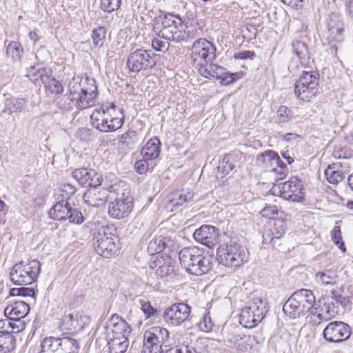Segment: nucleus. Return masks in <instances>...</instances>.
I'll return each instance as SVG.
<instances>
[{"label":"nucleus","mask_w":353,"mask_h":353,"mask_svg":"<svg viewBox=\"0 0 353 353\" xmlns=\"http://www.w3.org/2000/svg\"><path fill=\"white\" fill-rule=\"evenodd\" d=\"M98 94L95 80L88 76L74 77L69 82L67 92L54 99L57 106L62 110L70 111L74 108L83 110L93 106Z\"/></svg>","instance_id":"f257e3e1"},{"label":"nucleus","mask_w":353,"mask_h":353,"mask_svg":"<svg viewBox=\"0 0 353 353\" xmlns=\"http://www.w3.org/2000/svg\"><path fill=\"white\" fill-rule=\"evenodd\" d=\"M181 265L187 272L194 275H203L212 268V257L196 246L185 247L179 252Z\"/></svg>","instance_id":"f03ea898"},{"label":"nucleus","mask_w":353,"mask_h":353,"mask_svg":"<svg viewBox=\"0 0 353 353\" xmlns=\"http://www.w3.org/2000/svg\"><path fill=\"white\" fill-rule=\"evenodd\" d=\"M216 58V48L208 40L204 38L196 39L191 48L190 59L192 63L203 77L210 79L209 72L216 68L212 62Z\"/></svg>","instance_id":"7ed1b4c3"},{"label":"nucleus","mask_w":353,"mask_h":353,"mask_svg":"<svg viewBox=\"0 0 353 353\" xmlns=\"http://www.w3.org/2000/svg\"><path fill=\"white\" fill-rule=\"evenodd\" d=\"M116 193L115 199L109 204V215L117 219L128 217L133 208V196L129 185L121 183L112 186Z\"/></svg>","instance_id":"20e7f679"},{"label":"nucleus","mask_w":353,"mask_h":353,"mask_svg":"<svg viewBox=\"0 0 353 353\" xmlns=\"http://www.w3.org/2000/svg\"><path fill=\"white\" fill-rule=\"evenodd\" d=\"M216 257L220 264L228 268H236L248 261V254L242 245L230 239L218 247Z\"/></svg>","instance_id":"39448f33"},{"label":"nucleus","mask_w":353,"mask_h":353,"mask_svg":"<svg viewBox=\"0 0 353 353\" xmlns=\"http://www.w3.org/2000/svg\"><path fill=\"white\" fill-rule=\"evenodd\" d=\"M154 28L159 31V35L167 41H181L188 37L183 30L181 19L170 13L159 17Z\"/></svg>","instance_id":"423d86ee"},{"label":"nucleus","mask_w":353,"mask_h":353,"mask_svg":"<svg viewBox=\"0 0 353 353\" xmlns=\"http://www.w3.org/2000/svg\"><path fill=\"white\" fill-rule=\"evenodd\" d=\"M41 270L38 260L21 261L16 263L11 269L10 278L17 285H28L37 281Z\"/></svg>","instance_id":"0eeeda50"},{"label":"nucleus","mask_w":353,"mask_h":353,"mask_svg":"<svg viewBox=\"0 0 353 353\" xmlns=\"http://www.w3.org/2000/svg\"><path fill=\"white\" fill-rule=\"evenodd\" d=\"M268 312L267 302L260 297H253L247 307L241 310L239 323L245 327H255Z\"/></svg>","instance_id":"6e6552de"},{"label":"nucleus","mask_w":353,"mask_h":353,"mask_svg":"<svg viewBox=\"0 0 353 353\" xmlns=\"http://www.w3.org/2000/svg\"><path fill=\"white\" fill-rule=\"evenodd\" d=\"M110 228L101 227L93 238V248L100 256L109 258L116 254L117 248L115 241L117 236L110 232Z\"/></svg>","instance_id":"1a4fd4ad"},{"label":"nucleus","mask_w":353,"mask_h":353,"mask_svg":"<svg viewBox=\"0 0 353 353\" xmlns=\"http://www.w3.org/2000/svg\"><path fill=\"white\" fill-rule=\"evenodd\" d=\"M169 332L167 329L153 327L145 331L141 353H161L162 345L168 341Z\"/></svg>","instance_id":"9d476101"},{"label":"nucleus","mask_w":353,"mask_h":353,"mask_svg":"<svg viewBox=\"0 0 353 353\" xmlns=\"http://www.w3.org/2000/svg\"><path fill=\"white\" fill-rule=\"evenodd\" d=\"M318 85L319 74L316 72H303L295 85L294 92L301 100L310 101Z\"/></svg>","instance_id":"9b49d317"},{"label":"nucleus","mask_w":353,"mask_h":353,"mask_svg":"<svg viewBox=\"0 0 353 353\" xmlns=\"http://www.w3.org/2000/svg\"><path fill=\"white\" fill-rule=\"evenodd\" d=\"M51 219L58 221L69 220L70 223L81 224L84 221L82 213L73 208L68 201L60 200L50 210Z\"/></svg>","instance_id":"f8f14e48"},{"label":"nucleus","mask_w":353,"mask_h":353,"mask_svg":"<svg viewBox=\"0 0 353 353\" xmlns=\"http://www.w3.org/2000/svg\"><path fill=\"white\" fill-rule=\"evenodd\" d=\"M151 50L137 49L131 52L128 58L126 66L131 72H139L151 68L156 64Z\"/></svg>","instance_id":"ddd939ff"},{"label":"nucleus","mask_w":353,"mask_h":353,"mask_svg":"<svg viewBox=\"0 0 353 353\" xmlns=\"http://www.w3.org/2000/svg\"><path fill=\"white\" fill-rule=\"evenodd\" d=\"M90 323L88 316L82 312H74L65 314L59 323V328L63 332L77 333L83 330Z\"/></svg>","instance_id":"4468645a"},{"label":"nucleus","mask_w":353,"mask_h":353,"mask_svg":"<svg viewBox=\"0 0 353 353\" xmlns=\"http://www.w3.org/2000/svg\"><path fill=\"white\" fill-rule=\"evenodd\" d=\"M352 333L350 326L343 321H332L324 328L323 338L330 343H341L347 340Z\"/></svg>","instance_id":"2eb2a0df"},{"label":"nucleus","mask_w":353,"mask_h":353,"mask_svg":"<svg viewBox=\"0 0 353 353\" xmlns=\"http://www.w3.org/2000/svg\"><path fill=\"white\" fill-rule=\"evenodd\" d=\"M105 338H128L132 332L129 324L117 314H112L105 325Z\"/></svg>","instance_id":"dca6fc26"},{"label":"nucleus","mask_w":353,"mask_h":353,"mask_svg":"<svg viewBox=\"0 0 353 353\" xmlns=\"http://www.w3.org/2000/svg\"><path fill=\"white\" fill-rule=\"evenodd\" d=\"M224 343L229 347H234L239 353H256L258 350L257 342L250 335L233 334L225 339Z\"/></svg>","instance_id":"f3484780"},{"label":"nucleus","mask_w":353,"mask_h":353,"mask_svg":"<svg viewBox=\"0 0 353 353\" xmlns=\"http://www.w3.org/2000/svg\"><path fill=\"white\" fill-rule=\"evenodd\" d=\"M190 309L191 307L186 303L172 304L165 310L163 319L168 325H179L188 318Z\"/></svg>","instance_id":"a211bd4d"},{"label":"nucleus","mask_w":353,"mask_h":353,"mask_svg":"<svg viewBox=\"0 0 353 353\" xmlns=\"http://www.w3.org/2000/svg\"><path fill=\"white\" fill-rule=\"evenodd\" d=\"M281 196L286 200L301 202L304 199L303 185L297 177H292L280 187Z\"/></svg>","instance_id":"6ab92c4d"},{"label":"nucleus","mask_w":353,"mask_h":353,"mask_svg":"<svg viewBox=\"0 0 353 353\" xmlns=\"http://www.w3.org/2000/svg\"><path fill=\"white\" fill-rule=\"evenodd\" d=\"M53 353H79V343L70 337H47Z\"/></svg>","instance_id":"aec40b11"},{"label":"nucleus","mask_w":353,"mask_h":353,"mask_svg":"<svg viewBox=\"0 0 353 353\" xmlns=\"http://www.w3.org/2000/svg\"><path fill=\"white\" fill-rule=\"evenodd\" d=\"M72 176L80 185L85 187H97L102 182V176L100 174L94 170L86 168L75 170Z\"/></svg>","instance_id":"412c9836"},{"label":"nucleus","mask_w":353,"mask_h":353,"mask_svg":"<svg viewBox=\"0 0 353 353\" xmlns=\"http://www.w3.org/2000/svg\"><path fill=\"white\" fill-rule=\"evenodd\" d=\"M217 229L212 225H203L196 229L193 236L195 241L209 248L214 247L218 243Z\"/></svg>","instance_id":"4be33fe9"},{"label":"nucleus","mask_w":353,"mask_h":353,"mask_svg":"<svg viewBox=\"0 0 353 353\" xmlns=\"http://www.w3.org/2000/svg\"><path fill=\"white\" fill-rule=\"evenodd\" d=\"M287 225L283 219H277L269 224L263 231V239L264 243H272L274 239H280L286 232Z\"/></svg>","instance_id":"5701e85b"},{"label":"nucleus","mask_w":353,"mask_h":353,"mask_svg":"<svg viewBox=\"0 0 353 353\" xmlns=\"http://www.w3.org/2000/svg\"><path fill=\"white\" fill-rule=\"evenodd\" d=\"M108 198V190L97 187H93L87 190L83 194V200L85 203L92 207L103 205Z\"/></svg>","instance_id":"b1692460"},{"label":"nucleus","mask_w":353,"mask_h":353,"mask_svg":"<svg viewBox=\"0 0 353 353\" xmlns=\"http://www.w3.org/2000/svg\"><path fill=\"white\" fill-rule=\"evenodd\" d=\"M109 103L102 104L96 108L90 115V122L93 128L97 130L105 132L107 121L108 119Z\"/></svg>","instance_id":"393cba45"},{"label":"nucleus","mask_w":353,"mask_h":353,"mask_svg":"<svg viewBox=\"0 0 353 353\" xmlns=\"http://www.w3.org/2000/svg\"><path fill=\"white\" fill-rule=\"evenodd\" d=\"M124 123V115L122 109L117 108L116 105L112 103L109 104L108 119L107 121L105 132H115L120 129Z\"/></svg>","instance_id":"a878e982"},{"label":"nucleus","mask_w":353,"mask_h":353,"mask_svg":"<svg viewBox=\"0 0 353 353\" xmlns=\"http://www.w3.org/2000/svg\"><path fill=\"white\" fill-rule=\"evenodd\" d=\"M325 38L330 46L331 53L337 56V52L343 48L345 41V29L326 30Z\"/></svg>","instance_id":"bb28decb"},{"label":"nucleus","mask_w":353,"mask_h":353,"mask_svg":"<svg viewBox=\"0 0 353 353\" xmlns=\"http://www.w3.org/2000/svg\"><path fill=\"white\" fill-rule=\"evenodd\" d=\"M150 268H157L156 274L161 277L171 274L174 270V262L168 256L165 259L163 256H157L150 264Z\"/></svg>","instance_id":"cd10ccee"},{"label":"nucleus","mask_w":353,"mask_h":353,"mask_svg":"<svg viewBox=\"0 0 353 353\" xmlns=\"http://www.w3.org/2000/svg\"><path fill=\"white\" fill-rule=\"evenodd\" d=\"M30 312V306L23 301H16L8 305L4 310L6 317L14 318L16 319H23Z\"/></svg>","instance_id":"c85d7f7f"},{"label":"nucleus","mask_w":353,"mask_h":353,"mask_svg":"<svg viewBox=\"0 0 353 353\" xmlns=\"http://www.w3.org/2000/svg\"><path fill=\"white\" fill-rule=\"evenodd\" d=\"M279 154L273 150H266L257 155L256 162L258 166L270 172L279 161Z\"/></svg>","instance_id":"c756f323"},{"label":"nucleus","mask_w":353,"mask_h":353,"mask_svg":"<svg viewBox=\"0 0 353 353\" xmlns=\"http://www.w3.org/2000/svg\"><path fill=\"white\" fill-rule=\"evenodd\" d=\"M292 295L299 303L302 310L306 313L312 309L315 303V296L313 292L307 289H301L294 292Z\"/></svg>","instance_id":"7c9ffc66"},{"label":"nucleus","mask_w":353,"mask_h":353,"mask_svg":"<svg viewBox=\"0 0 353 353\" xmlns=\"http://www.w3.org/2000/svg\"><path fill=\"white\" fill-rule=\"evenodd\" d=\"M292 51L299 59L303 66H306L310 63V53L307 45L302 40L294 39L292 41Z\"/></svg>","instance_id":"2f4dec72"},{"label":"nucleus","mask_w":353,"mask_h":353,"mask_svg":"<svg viewBox=\"0 0 353 353\" xmlns=\"http://www.w3.org/2000/svg\"><path fill=\"white\" fill-rule=\"evenodd\" d=\"M161 151V142L157 137L150 139L142 148L141 154L146 159L154 160L159 157Z\"/></svg>","instance_id":"473e14b6"},{"label":"nucleus","mask_w":353,"mask_h":353,"mask_svg":"<svg viewBox=\"0 0 353 353\" xmlns=\"http://www.w3.org/2000/svg\"><path fill=\"white\" fill-rule=\"evenodd\" d=\"M296 301L292 294L283 305V311L290 319H296L306 314Z\"/></svg>","instance_id":"72a5a7b5"},{"label":"nucleus","mask_w":353,"mask_h":353,"mask_svg":"<svg viewBox=\"0 0 353 353\" xmlns=\"http://www.w3.org/2000/svg\"><path fill=\"white\" fill-rule=\"evenodd\" d=\"M27 105V101L23 98L8 97L5 99L2 113L12 114L21 112Z\"/></svg>","instance_id":"f704fd0d"},{"label":"nucleus","mask_w":353,"mask_h":353,"mask_svg":"<svg viewBox=\"0 0 353 353\" xmlns=\"http://www.w3.org/2000/svg\"><path fill=\"white\" fill-rule=\"evenodd\" d=\"M216 69H212L209 72L210 78H216L220 80L222 85H226L233 83L239 78L238 73H230L225 71V69L216 65Z\"/></svg>","instance_id":"c9c22d12"},{"label":"nucleus","mask_w":353,"mask_h":353,"mask_svg":"<svg viewBox=\"0 0 353 353\" xmlns=\"http://www.w3.org/2000/svg\"><path fill=\"white\" fill-rule=\"evenodd\" d=\"M194 196V192L188 189H182L172 192L169 198V202L173 207H179L190 201Z\"/></svg>","instance_id":"e433bc0d"},{"label":"nucleus","mask_w":353,"mask_h":353,"mask_svg":"<svg viewBox=\"0 0 353 353\" xmlns=\"http://www.w3.org/2000/svg\"><path fill=\"white\" fill-rule=\"evenodd\" d=\"M139 139L138 133L134 130L129 129L119 137V145L122 149L131 150L138 143Z\"/></svg>","instance_id":"4c0bfd02"},{"label":"nucleus","mask_w":353,"mask_h":353,"mask_svg":"<svg viewBox=\"0 0 353 353\" xmlns=\"http://www.w3.org/2000/svg\"><path fill=\"white\" fill-rule=\"evenodd\" d=\"M27 77L34 83L40 81L45 83L49 78V71L39 65L30 67L27 73Z\"/></svg>","instance_id":"58836bf2"},{"label":"nucleus","mask_w":353,"mask_h":353,"mask_svg":"<svg viewBox=\"0 0 353 353\" xmlns=\"http://www.w3.org/2000/svg\"><path fill=\"white\" fill-rule=\"evenodd\" d=\"M337 280L338 275L336 272L331 269H326L319 272L315 276V281L321 285H335Z\"/></svg>","instance_id":"ea45409f"},{"label":"nucleus","mask_w":353,"mask_h":353,"mask_svg":"<svg viewBox=\"0 0 353 353\" xmlns=\"http://www.w3.org/2000/svg\"><path fill=\"white\" fill-rule=\"evenodd\" d=\"M106 340L109 353H125L129 345V341L126 337L106 338Z\"/></svg>","instance_id":"a19ab883"},{"label":"nucleus","mask_w":353,"mask_h":353,"mask_svg":"<svg viewBox=\"0 0 353 353\" xmlns=\"http://www.w3.org/2000/svg\"><path fill=\"white\" fill-rule=\"evenodd\" d=\"M16 348V337L13 334H0V353H10Z\"/></svg>","instance_id":"79ce46f5"},{"label":"nucleus","mask_w":353,"mask_h":353,"mask_svg":"<svg viewBox=\"0 0 353 353\" xmlns=\"http://www.w3.org/2000/svg\"><path fill=\"white\" fill-rule=\"evenodd\" d=\"M21 45L16 41H11L6 47V56L13 63L19 62L23 53Z\"/></svg>","instance_id":"37998d69"},{"label":"nucleus","mask_w":353,"mask_h":353,"mask_svg":"<svg viewBox=\"0 0 353 353\" xmlns=\"http://www.w3.org/2000/svg\"><path fill=\"white\" fill-rule=\"evenodd\" d=\"M332 155L337 159H346L353 157V143L351 145L346 144L336 145L333 150Z\"/></svg>","instance_id":"c03bdc74"},{"label":"nucleus","mask_w":353,"mask_h":353,"mask_svg":"<svg viewBox=\"0 0 353 353\" xmlns=\"http://www.w3.org/2000/svg\"><path fill=\"white\" fill-rule=\"evenodd\" d=\"M345 29L341 16L336 12H332L326 21V30H339Z\"/></svg>","instance_id":"a18cd8bd"},{"label":"nucleus","mask_w":353,"mask_h":353,"mask_svg":"<svg viewBox=\"0 0 353 353\" xmlns=\"http://www.w3.org/2000/svg\"><path fill=\"white\" fill-rule=\"evenodd\" d=\"M326 179L330 183L337 184L345 178L342 171L336 170L334 166L329 165L325 170Z\"/></svg>","instance_id":"49530a36"},{"label":"nucleus","mask_w":353,"mask_h":353,"mask_svg":"<svg viewBox=\"0 0 353 353\" xmlns=\"http://www.w3.org/2000/svg\"><path fill=\"white\" fill-rule=\"evenodd\" d=\"M165 243L161 237H154L148 244V252L150 255L160 253L165 249Z\"/></svg>","instance_id":"de8ad7c7"},{"label":"nucleus","mask_w":353,"mask_h":353,"mask_svg":"<svg viewBox=\"0 0 353 353\" xmlns=\"http://www.w3.org/2000/svg\"><path fill=\"white\" fill-rule=\"evenodd\" d=\"M236 166L235 158L232 154H226L223 157L222 161L219 163L218 167L225 174H229Z\"/></svg>","instance_id":"09e8293b"},{"label":"nucleus","mask_w":353,"mask_h":353,"mask_svg":"<svg viewBox=\"0 0 353 353\" xmlns=\"http://www.w3.org/2000/svg\"><path fill=\"white\" fill-rule=\"evenodd\" d=\"M292 117L291 110L285 105H281L277 110L276 122L282 126L283 124L288 123Z\"/></svg>","instance_id":"8fccbe9b"},{"label":"nucleus","mask_w":353,"mask_h":353,"mask_svg":"<svg viewBox=\"0 0 353 353\" xmlns=\"http://www.w3.org/2000/svg\"><path fill=\"white\" fill-rule=\"evenodd\" d=\"M154 166L155 163H154L152 160L143 158L136 161L134 169L139 174H143L149 170H153Z\"/></svg>","instance_id":"3c124183"},{"label":"nucleus","mask_w":353,"mask_h":353,"mask_svg":"<svg viewBox=\"0 0 353 353\" xmlns=\"http://www.w3.org/2000/svg\"><path fill=\"white\" fill-rule=\"evenodd\" d=\"M46 88L52 94L59 96L63 92V86L62 83L54 77L48 78L45 83Z\"/></svg>","instance_id":"603ef678"},{"label":"nucleus","mask_w":353,"mask_h":353,"mask_svg":"<svg viewBox=\"0 0 353 353\" xmlns=\"http://www.w3.org/2000/svg\"><path fill=\"white\" fill-rule=\"evenodd\" d=\"M274 174L276 180L284 179L288 173V168L285 163L279 159V163L276 164L270 171Z\"/></svg>","instance_id":"864d4df0"},{"label":"nucleus","mask_w":353,"mask_h":353,"mask_svg":"<svg viewBox=\"0 0 353 353\" xmlns=\"http://www.w3.org/2000/svg\"><path fill=\"white\" fill-rule=\"evenodd\" d=\"M105 38V30L103 27H98L92 30V39L95 47H101Z\"/></svg>","instance_id":"5fc2aeb1"},{"label":"nucleus","mask_w":353,"mask_h":353,"mask_svg":"<svg viewBox=\"0 0 353 353\" xmlns=\"http://www.w3.org/2000/svg\"><path fill=\"white\" fill-rule=\"evenodd\" d=\"M332 240L336 245L343 252H345L346 248L342 240L341 232L339 226H334L331 232Z\"/></svg>","instance_id":"6e6d98bb"},{"label":"nucleus","mask_w":353,"mask_h":353,"mask_svg":"<svg viewBox=\"0 0 353 353\" xmlns=\"http://www.w3.org/2000/svg\"><path fill=\"white\" fill-rule=\"evenodd\" d=\"M77 188L70 183H65L61 185L59 188L61 200L68 201L72 196L74 194Z\"/></svg>","instance_id":"4d7b16f0"},{"label":"nucleus","mask_w":353,"mask_h":353,"mask_svg":"<svg viewBox=\"0 0 353 353\" xmlns=\"http://www.w3.org/2000/svg\"><path fill=\"white\" fill-rule=\"evenodd\" d=\"M121 3V0H101V8L106 12H112L118 10Z\"/></svg>","instance_id":"13d9d810"},{"label":"nucleus","mask_w":353,"mask_h":353,"mask_svg":"<svg viewBox=\"0 0 353 353\" xmlns=\"http://www.w3.org/2000/svg\"><path fill=\"white\" fill-rule=\"evenodd\" d=\"M10 294L12 296H20L23 297H34L35 295V290L32 288H14L10 290Z\"/></svg>","instance_id":"bf43d9fd"},{"label":"nucleus","mask_w":353,"mask_h":353,"mask_svg":"<svg viewBox=\"0 0 353 353\" xmlns=\"http://www.w3.org/2000/svg\"><path fill=\"white\" fill-rule=\"evenodd\" d=\"M331 299L332 301H335L338 307L340 305L343 308H346L351 304V301L348 296H343L335 290L332 292Z\"/></svg>","instance_id":"052dcab7"},{"label":"nucleus","mask_w":353,"mask_h":353,"mask_svg":"<svg viewBox=\"0 0 353 353\" xmlns=\"http://www.w3.org/2000/svg\"><path fill=\"white\" fill-rule=\"evenodd\" d=\"M199 328L201 331L208 332L212 330L213 323L209 313H205L203 319L199 323Z\"/></svg>","instance_id":"680f3d73"},{"label":"nucleus","mask_w":353,"mask_h":353,"mask_svg":"<svg viewBox=\"0 0 353 353\" xmlns=\"http://www.w3.org/2000/svg\"><path fill=\"white\" fill-rule=\"evenodd\" d=\"M10 319V324L9 326V333H19L20 331L23 330L25 327V324L23 321H21V319H16L14 318Z\"/></svg>","instance_id":"e2e57ef3"},{"label":"nucleus","mask_w":353,"mask_h":353,"mask_svg":"<svg viewBox=\"0 0 353 353\" xmlns=\"http://www.w3.org/2000/svg\"><path fill=\"white\" fill-rule=\"evenodd\" d=\"M168 41H162L159 38H154L152 41V46L156 51L165 52L169 48Z\"/></svg>","instance_id":"0e129e2a"},{"label":"nucleus","mask_w":353,"mask_h":353,"mask_svg":"<svg viewBox=\"0 0 353 353\" xmlns=\"http://www.w3.org/2000/svg\"><path fill=\"white\" fill-rule=\"evenodd\" d=\"M260 213L262 216L271 219L277 214L278 209L276 205H268L262 209Z\"/></svg>","instance_id":"69168bd1"},{"label":"nucleus","mask_w":353,"mask_h":353,"mask_svg":"<svg viewBox=\"0 0 353 353\" xmlns=\"http://www.w3.org/2000/svg\"><path fill=\"white\" fill-rule=\"evenodd\" d=\"M141 310L145 315L146 318H149L153 316L156 312V310L151 305L148 301H141Z\"/></svg>","instance_id":"338daca9"},{"label":"nucleus","mask_w":353,"mask_h":353,"mask_svg":"<svg viewBox=\"0 0 353 353\" xmlns=\"http://www.w3.org/2000/svg\"><path fill=\"white\" fill-rule=\"evenodd\" d=\"M255 53L253 51L245 50L239 52L234 54V57L236 59H251L252 60L255 57Z\"/></svg>","instance_id":"774afa93"}]
</instances>
